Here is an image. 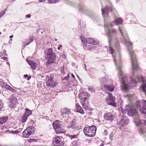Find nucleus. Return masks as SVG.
Instances as JSON below:
<instances>
[{"label": "nucleus", "instance_id": "1", "mask_svg": "<svg viewBox=\"0 0 146 146\" xmlns=\"http://www.w3.org/2000/svg\"><path fill=\"white\" fill-rule=\"evenodd\" d=\"M119 29L123 38L125 44L127 46L131 57L132 67V75L129 78H145L139 74L141 71V69L138 65L135 54L132 48V43L130 41L127 34L125 32L123 33L119 27Z\"/></svg>", "mask_w": 146, "mask_h": 146}, {"label": "nucleus", "instance_id": "2", "mask_svg": "<svg viewBox=\"0 0 146 146\" xmlns=\"http://www.w3.org/2000/svg\"><path fill=\"white\" fill-rule=\"evenodd\" d=\"M44 52L46 58L47 60V64H50L54 62L56 56L55 52L52 48H47Z\"/></svg>", "mask_w": 146, "mask_h": 146}, {"label": "nucleus", "instance_id": "3", "mask_svg": "<svg viewBox=\"0 0 146 146\" xmlns=\"http://www.w3.org/2000/svg\"><path fill=\"white\" fill-rule=\"evenodd\" d=\"M122 111L123 114L127 113L129 116H134L135 117L134 119L139 118V115L135 109L133 107H130L129 105H126L125 109L124 110L122 109Z\"/></svg>", "mask_w": 146, "mask_h": 146}, {"label": "nucleus", "instance_id": "4", "mask_svg": "<svg viewBox=\"0 0 146 146\" xmlns=\"http://www.w3.org/2000/svg\"><path fill=\"white\" fill-rule=\"evenodd\" d=\"M135 121L137 127L139 129V131L141 134L146 133V129L145 128L144 126L146 125V120L145 119H140L139 117L135 119Z\"/></svg>", "mask_w": 146, "mask_h": 146}, {"label": "nucleus", "instance_id": "5", "mask_svg": "<svg viewBox=\"0 0 146 146\" xmlns=\"http://www.w3.org/2000/svg\"><path fill=\"white\" fill-rule=\"evenodd\" d=\"M96 128L94 125H92L90 126L86 127L84 129V132L87 136L92 137L96 134Z\"/></svg>", "mask_w": 146, "mask_h": 146}, {"label": "nucleus", "instance_id": "6", "mask_svg": "<svg viewBox=\"0 0 146 146\" xmlns=\"http://www.w3.org/2000/svg\"><path fill=\"white\" fill-rule=\"evenodd\" d=\"M60 123V121L56 120L53 123V128L57 133H64L65 131V130L62 127Z\"/></svg>", "mask_w": 146, "mask_h": 146}, {"label": "nucleus", "instance_id": "7", "mask_svg": "<svg viewBox=\"0 0 146 146\" xmlns=\"http://www.w3.org/2000/svg\"><path fill=\"white\" fill-rule=\"evenodd\" d=\"M108 96L106 99L107 104L115 107H116L117 105L115 102V97L113 96L111 94H108Z\"/></svg>", "mask_w": 146, "mask_h": 146}, {"label": "nucleus", "instance_id": "8", "mask_svg": "<svg viewBox=\"0 0 146 146\" xmlns=\"http://www.w3.org/2000/svg\"><path fill=\"white\" fill-rule=\"evenodd\" d=\"M34 131V128L33 126H29L23 132V137L27 138L30 135L33 134Z\"/></svg>", "mask_w": 146, "mask_h": 146}, {"label": "nucleus", "instance_id": "9", "mask_svg": "<svg viewBox=\"0 0 146 146\" xmlns=\"http://www.w3.org/2000/svg\"><path fill=\"white\" fill-rule=\"evenodd\" d=\"M46 84L47 86L53 88L56 84V82L53 80V77L51 76H46Z\"/></svg>", "mask_w": 146, "mask_h": 146}, {"label": "nucleus", "instance_id": "10", "mask_svg": "<svg viewBox=\"0 0 146 146\" xmlns=\"http://www.w3.org/2000/svg\"><path fill=\"white\" fill-rule=\"evenodd\" d=\"M60 137H56L53 140V144L54 146H64V143L62 141H60Z\"/></svg>", "mask_w": 146, "mask_h": 146}, {"label": "nucleus", "instance_id": "11", "mask_svg": "<svg viewBox=\"0 0 146 146\" xmlns=\"http://www.w3.org/2000/svg\"><path fill=\"white\" fill-rule=\"evenodd\" d=\"M10 102L9 106L10 108H14L16 104L18 103V101L17 98L14 96H12L10 99Z\"/></svg>", "mask_w": 146, "mask_h": 146}, {"label": "nucleus", "instance_id": "12", "mask_svg": "<svg viewBox=\"0 0 146 146\" xmlns=\"http://www.w3.org/2000/svg\"><path fill=\"white\" fill-rule=\"evenodd\" d=\"M79 97L80 99L82 100V102H85L88 101V96L86 92H82L79 95Z\"/></svg>", "mask_w": 146, "mask_h": 146}, {"label": "nucleus", "instance_id": "13", "mask_svg": "<svg viewBox=\"0 0 146 146\" xmlns=\"http://www.w3.org/2000/svg\"><path fill=\"white\" fill-rule=\"evenodd\" d=\"M129 122V119L126 117H123L119 122V124L121 126H125Z\"/></svg>", "mask_w": 146, "mask_h": 146}, {"label": "nucleus", "instance_id": "14", "mask_svg": "<svg viewBox=\"0 0 146 146\" xmlns=\"http://www.w3.org/2000/svg\"><path fill=\"white\" fill-rule=\"evenodd\" d=\"M100 80L101 84L105 86L106 83L110 82L111 80L108 76H105L102 77L100 79Z\"/></svg>", "mask_w": 146, "mask_h": 146}, {"label": "nucleus", "instance_id": "15", "mask_svg": "<svg viewBox=\"0 0 146 146\" xmlns=\"http://www.w3.org/2000/svg\"><path fill=\"white\" fill-rule=\"evenodd\" d=\"M141 102L143 106L141 108H140V111L141 113L146 114V101L142 100Z\"/></svg>", "mask_w": 146, "mask_h": 146}, {"label": "nucleus", "instance_id": "16", "mask_svg": "<svg viewBox=\"0 0 146 146\" xmlns=\"http://www.w3.org/2000/svg\"><path fill=\"white\" fill-rule=\"evenodd\" d=\"M114 117V115L111 112L105 114L104 116L105 119L108 120H112Z\"/></svg>", "mask_w": 146, "mask_h": 146}, {"label": "nucleus", "instance_id": "17", "mask_svg": "<svg viewBox=\"0 0 146 146\" xmlns=\"http://www.w3.org/2000/svg\"><path fill=\"white\" fill-rule=\"evenodd\" d=\"M76 104L75 111L82 114H84V112L81 107L78 104L76 103Z\"/></svg>", "mask_w": 146, "mask_h": 146}, {"label": "nucleus", "instance_id": "18", "mask_svg": "<svg viewBox=\"0 0 146 146\" xmlns=\"http://www.w3.org/2000/svg\"><path fill=\"white\" fill-rule=\"evenodd\" d=\"M67 127L68 128H71L74 131L78 130L80 129L78 127L74 124V123H73V122L68 125L67 126Z\"/></svg>", "mask_w": 146, "mask_h": 146}, {"label": "nucleus", "instance_id": "19", "mask_svg": "<svg viewBox=\"0 0 146 146\" xmlns=\"http://www.w3.org/2000/svg\"><path fill=\"white\" fill-rule=\"evenodd\" d=\"M70 110L66 108H65L61 111V115L62 116V117H64L66 115H68L70 114Z\"/></svg>", "mask_w": 146, "mask_h": 146}, {"label": "nucleus", "instance_id": "20", "mask_svg": "<svg viewBox=\"0 0 146 146\" xmlns=\"http://www.w3.org/2000/svg\"><path fill=\"white\" fill-rule=\"evenodd\" d=\"M88 44H92L94 45H97L99 43L98 41L94 40L92 38H87V42Z\"/></svg>", "mask_w": 146, "mask_h": 146}, {"label": "nucleus", "instance_id": "21", "mask_svg": "<svg viewBox=\"0 0 146 146\" xmlns=\"http://www.w3.org/2000/svg\"><path fill=\"white\" fill-rule=\"evenodd\" d=\"M26 61L33 69L35 70V69L36 67V63L29 60L27 59Z\"/></svg>", "mask_w": 146, "mask_h": 146}, {"label": "nucleus", "instance_id": "22", "mask_svg": "<svg viewBox=\"0 0 146 146\" xmlns=\"http://www.w3.org/2000/svg\"><path fill=\"white\" fill-rule=\"evenodd\" d=\"M104 88L108 91L111 92L113 91L115 88L114 86L113 85L105 86Z\"/></svg>", "mask_w": 146, "mask_h": 146}, {"label": "nucleus", "instance_id": "23", "mask_svg": "<svg viewBox=\"0 0 146 146\" xmlns=\"http://www.w3.org/2000/svg\"><path fill=\"white\" fill-rule=\"evenodd\" d=\"M33 40V36H30L28 40H26V41L24 42L23 44L25 46L27 45L30 43L32 42Z\"/></svg>", "mask_w": 146, "mask_h": 146}, {"label": "nucleus", "instance_id": "24", "mask_svg": "<svg viewBox=\"0 0 146 146\" xmlns=\"http://www.w3.org/2000/svg\"><path fill=\"white\" fill-rule=\"evenodd\" d=\"M79 11L82 12L85 14H87V10L86 7L84 6L81 5L79 7Z\"/></svg>", "mask_w": 146, "mask_h": 146}, {"label": "nucleus", "instance_id": "25", "mask_svg": "<svg viewBox=\"0 0 146 146\" xmlns=\"http://www.w3.org/2000/svg\"><path fill=\"white\" fill-rule=\"evenodd\" d=\"M80 38L82 42L83 43L84 46L85 47H86V45H87V39L86 40L84 36L82 35H81Z\"/></svg>", "mask_w": 146, "mask_h": 146}, {"label": "nucleus", "instance_id": "26", "mask_svg": "<svg viewBox=\"0 0 146 146\" xmlns=\"http://www.w3.org/2000/svg\"><path fill=\"white\" fill-rule=\"evenodd\" d=\"M7 119V117H0V124H2L5 122Z\"/></svg>", "mask_w": 146, "mask_h": 146}, {"label": "nucleus", "instance_id": "27", "mask_svg": "<svg viewBox=\"0 0 146 146\" xmlns=\"http://www.w3.org/2000/svg\"><path fill=\"white\" fill-rule=\"evenodd\" d=\"M82 103V106L83 108L84 109H86L88 107L89 104L88 101H86L85 102H83Z\"/></svg>", "mask_w": 146, "mask_h": 146}, {"label": "nucleus", "instance_id": "28", "mask_svg": "<svg viewBox=\"0 0 146 146\" xmlns=\"http://www.w3.org/2000/svg\"><path fill=\"white\" fill-rule=\"evenodd\" d=\"M32 114V112L28 108H26L25 109V112L24 114L27 116L28 117L29 115H31Z\"/></svg>", "mask_w": 146, "mask_h": 146}, {"label": "nucleus", "instance_id": "29", "mask_svg": "<svg viewBox=\"0 0 146 146\" xmlns=\"http://www.w3.org/2000/svg\"><path fill=\"white\" fill-rule=\"evenodd\" d=\"M142 100L141 101H137L135 104V107L137 108H140L141 106V104H142Z\"/></svg>", "mask_w": 146, "mask_h": 146}, {"label": "nucleus", "instance_id": "30", "mask_svg": "<svg viewBox=\"0 0 146 146\" xmlns=\"http://www.w3.org/2000/svg\"><path fill=\"white\" fill-rule=\"evenodd\" d=\"M6 9H5L0 12V18L3 16L6 13Z\"/></svg>", "mask_w": 146, "mask_h": 146}, {"label": "nucleus", "instance_id": "31", "mask_svg": "<svg viewBox=\"0 0 146 146\" xmlns=\"http://www.w3.org/2000/svg\"><path fill=\"white\" fill-rule=\"evenodd\" d=\"M28 116L24 114L22 117V121L23 123L25 122L27 119Z\"/></svg>", "mask_w": 146, "mask_h": 146}, {"label": "nucleus", "instance_id": "32", "mask_svg": "<svg viewBox=\"0 0 146 146\" xmlns=\"http://www.w3.org/2000/svg\"><path fill=\"white\" fill-rule=\"evenodd\" d=\"M0 86L3 88L6 89L9 85H7L4 82L2 84H1Z\"/></svg>", "mask_w": 146, "mask_h": 146}, {"label": "nucleus", "instance_id": "33", "mask_svg": "<svg viewBox=\"0 0 146 146\" xmlns=\"http://www.w3.org/2000/svg\"><path fill=\"white\" fill-rule=\"evenodd\" d=\"M6 90H9L13 92H15V90L13 89L9 85L8 86L7 88L6 89Z\"/></svg>", "mask_w": 146, "mask_h": 146}, {"label": "nucleus", "instance_id": "34", "mask_svg": "<svg viewBox=\"0 0 146 146\" xmlns=\"http://www.w3.org/2000/svg\"><path fill=\"white\" fill-rule=\"evenodd\" d=\"M77 135H70L69 136L70 139H73L76 138Z\"/></svg>", "mask_w": 146, "mask_h": 146}, {"label": "nucleus", "instance_id": "35", "mask_svg": "<svg viewBox=\"0 0 146 146\" xmlns=\"http://www.w3.org/2000/svg\"><path fill=\"white\" fill-rule=\"evenodd\" d=\"M92 19L94 21H96L97 22H99L100 21V19L99 17L97 16L94 17V18H92Z\"/></svg>", "mask_w": 146, "mask_h": 146}, {"label": "nucleus", "instance_id": "36", "mask_svg": "<svg viewBox=\"0 0 146 146\" xmlns=\"http://www.w3.org/2000/svg\"><path fill=\"white\" fill-rule=\"evenodd\" d=\"M6 55V50H3V51H1L0 55Z\"/></svg>", "mask_w": 146, "mask_h": 146}, {"label": "nucleus", "instance_id": "37", "mask_svg": "<svg viewBox=\"0 0 146 146\" xmlns=\"http://www.w3.org/2000/svg\"><path fill=\"white\" fill-rule=\"evenodd\" d=\"M10 133L13 134H17L18 133V131H11L10 132Z\"/></svg>", "mask_w": 146, "mask_h": 146}, {"label": "nucleus", "instance_id": "38", "mask_svg": "<svg viewBox=\"0 0 146 146\" xmlns=\"http://www.w3.org/2000/svg\"><path fill=\"white\" fill-rule=\"evenodd\" d=\"M24 76L25 78L27 77V80H29L31 78V77L30 76H29L27 74L24 75Z\"/></svg>", "mask_w": 146, "mask_h": 146}, {"label": "nucleus", "instance_id": "39", "mask_svg": "<svg viewBox=\"0 0 146 146\" xmlns=\"http://www.w3.org/2000/svg\"><path fill=\"white\" fill-rule=\"evenodd\" d=\"M72 144L73 146H77V143L76 141H74Z\"/></svg>", "mask_w": 146, "mask_h": 146}, {"label": "nucleus", "instance_id": "40", "mask_svg": "<svg viewBox=\"0 0 146 146\" xmlns=\"http://www.w3.org/2000/svg\"><path fill=\"white\" fill-rule=\"evenodd\" d=\"M69 78V75L68 74L66 76H65L64 78V79L66 80H68Z\"/></svg>", "mask_w": 146, "mask_h": 146}, {"label": "nucleus", "instance_id": "41", "mask_svg": "<svg viewBox=\"0 0 146 146\" xmlns=\"http://www.w3.org/2000/svg\"><path fill=\"white\" fill-rule=\"evenodd\" d=\"M36 141V140L34 139H30L28 140V141L29 142H33Z\"/></svg>", "mask_w": 146, "mask_h": 146}, {"label": "nucleus", "instance_id": "42", "mask_svg": "<svg viewBox=\"0 0 146 146\" xmlns=\"http://www.w3.org/2000/svg\"><path fill=\"white\" fill-rule=\"evenodd\" d=\"M113 133H110V135L109 137H110V139L111 140H112V138L113 137Z\"/></svg>", "mask_w": 146, "mask_h": 146}, {"label": "nucleus", "instance_id": "43", "mask_svg": "<svg viewBox=\"0 0 146 146\" xmlns=\"http://www.w3.org/2000/svg\"><path fill=\"white\" fill-rule=\"evenodd\" d=\"M1 58L2 59H3L4 60H7V58L6 57H5V56H3L1 57Z\"/></svg>", "mask_w": 146, "mask_h": 146}, {"label": "nucleus", "instance_id": "44", "mask_svg": "<svg viewBox=\"0 0 146 146\" xmlns=\"http://www.w3.org/2000/svg\"><path fill=\"white\" fill-rule=\"evenodd\" d=\"M108 131L106 130H105L104 131V135H107L108 134Z\"/></svg>", "mask_w": 146, "mask_h": 146}, {"label": "nucleus", "instance_id": "45", "mask_svg": "<svg viewBox=\"0 0 146 146\" xmlns=\"http://www.w3.org/2000/svg\"><path fill=\"white\" fill-rule=\"evenodd\" d=\"M48 3L50 4H52L54 3L52 0H49L48 1Z\"/></svg>", "mask_w": 146, "mask_h": 146}, {"label": "nucleus", "instance_id": "46", "mask_svg": "<svg viewBox=\"0 0 146 146\" xmlns=\"http://www.w3.org/2000/svg\"><path fill=\"white\" fill-rule=\"evenodd\" d=\"M61 56L63 58H65V59L66 58V55L65 54H62V55H61Z\"/></svg>", "mask_w": 146, "mask_h": 146}, {"label": "nucleus", "instance_id": "47", "mask_svg": "<svg viewBox=\"0 0 146 146\" xmlns=\"http://www.w3.org/2000/svg\"><path fill=\"white\" fill-rule=\"evenodd\" d=\"M4 82L3 81V80L2 79H0V85H1V84H2Z\"/></svg>", "mask_w": 146, "mask_h": 146}, {"label": "nucleus", "instance_id": "48", "mask_svg": "<svg viewBox=\"0 0 146 146\" xmlns=\"http://www.w3.org/2000/svg\"><path fill=\"white\" fill-rule=\"evenodd\" d=\"M46 0H38V1L39 3L44 2H45Z\"/></svg>", "mask_w": 146, "mask_h": 146}, {"label": "nucleus", "instance_id": "49", "mask_svg": "<svg viewBox=\"0 0 146 146\" xmlns=\"http://www.w3.org/2000/svg\"><path fill=\"white\" fill-rule=\"evenodd\" d=\"M59 1L58 0H54V3H55L58 2Z\"/></svg>", "mask_w": 146, "mask_h": 146}, {"label": "nucleus", "instance_id": "50", "mask_svg": "<svg viewBox=\"0 0 146 146\" xmlns=\"http://www.w3.org/2000/svg\"><path fill=\"white\" fill-rule=\"evenodd\" d=\"M26 17L27 18H30L31 17V15L30 14L27 15H26Z\"/></svg>", "mask_w": 146, "mask_h": 146}, {"label": "nucleus", "instance_id": "51", "mask_svg": "<svg viewBox=\"0 0 146 146\" xmlns=\"http://www.w3.org/2000/svg\"><path fill=\"white\" fill-rule=\"evenodd\" d=\"M13 35H11L9 36V38H13Z\"/></svg>", "mask_w": 146, "mask_h": 146}, {"label": "nucleus", "instance_id": "52", "mask_svg": "<svg viewBox=\"0 0 146 146\" xmlns=\"http://www.w3.org/2000/svg\"><path fill=\"white\" fill-rule=\"evenodd\" d=\"M6 64L7 65H10V64H9V63L8 62H6Z\"/></svg>", "mask_w": 146, "mask_h": 146}, {"label": "nucleus", "instance_id": "53", "mask_svg": "<svg viewBox=\"0 0 146 146\" xmlns=\"http://www.w3.org/2000/svg\"><path fill=\"white\" fill-rule=\"evenodd\" d=\"M71 75H72V77L73 78H74L75 77L74 76L72 73L71 74Z\"/></svg>", "mask_w": 146, "mask_h": 146}, {"label": "nucleus", "instance_id": "54", "mask_svg": "<svg viewBox=\"0 0 146 146\" xmlns=\"http://www.w3.org/2000/svg\"><path fill=\"white\" fill-rule=\"evenodd\" d=\"M100 146H104V144L103 143H102Z\"/></svg>", "mask_w": 146, "mask_h": 146}, {"label": "nucleus", "instance_id": "55", "mask_svg": "<svg viewBox=\"0 0 146 146\" xmlns=\"http://www.w3.org/2000/svg\"><path fill=\"white\" fill-rule=\"evenodd\" d=\"M11 1H14L15 0H9Z\"/></svg>", "mask_w": 146, "mask_h": 146}, {"label": "nucleus", "instance_id": "56", "mask_svg": "<svg viewBox=\"0 0 146 146\" xmlns=\"http://www.w3.org/2000/svg\"><path fill=\"white\" fill-rule=\"evenodd\" d=\"M57 49L58 50H59L60 49V47H58Z\"/></svg>", "mask_w": 146, "mask_h": 146}, {"label": "nucleus", "instance_id": "57", "mask_svg": "<svg viewBox=\"0 0 146 146\" xmlns=\"http://www.w3.org/2000/svg\"><path fill=\"white\" fill-rule=\"evenodd\" d=\"M87 48L88 49H89V50H90V47H89V48H88H88Z\"/></svg>", "mask_w": 146, "mask_h": 146}, {"label": "nucleus", "instance_id": "58", "mask_svg": "<svg viewBox=\"0 0 146 146\" xmlns=\"http://www.w3.org/2000/svg\"><path fill=\"white\" fill-rule=\"evenodd\" d=\"M62 47V45H60V47Z\"/></svg>", "mask_w": 146, "mask_h": 146}, {"label": "nucleus", "instance_id": "59", "mask_svg": "<svg viewBox=\"0 0 146 146\" xmlns=\"http://www.w3.org/2000/svg\"><path fill=\"white\" fill-rule=\"evenodd\" d=\"M55 41H56L57 40V39H55Z\"/></svg>", "mask_w": 146, "mask_h": 146}, {"label": "nucleus", "instance_id": "60", "mask_svg": "<svg viewBox=\"0 0 146 146\" xmlns=\"http://www.w3.org/2000/svg\"><path fill=\"white\" fill-rule=\"evenodd\" d=\"M1 32H0V34H1Z\"/></svg>", "mask_w": 146, "mask_h": 146}, {"label": "nucleus", "instance_id": "61", "mask_svg": "<svg viewBox=\"0 0 146 146\" xmlns=\"http://www.w3.org/2000/svg\"><path fill=\"white\" fill-rule=\"evenodd\" d=\"M84 27H85V26H84ZM84 27H83V29H84Z\"/></svg>", "mask_w": 146, "mask_h": 146}, {"label": "nucleus", "instance_id": "62", "mask_svg": "<svg viewBox=\"0 0 146 146\" xmlns=\"http://www.w3.org/2000/svg\"><path fill=\"white\" fill-rule=\"evenodd\" d=\"M88 46H89V45H88L87 46L88 47Z\"/></svg>", "mask_w": 146, "mask_h": 146}, {"label": "nucleus", "instance_id": "63", "mask_svg": "<svg viewBox=\"0 0 146 146\" xmlns=\"http://www.w3.org/2000/svg\"><path fill=\"white\" fill-rule=\"evenodd\" d=\"M0 146H1V145H0Z\"/></svg>", "mask_w": 146, "mask_h": 146}]
</instances>
